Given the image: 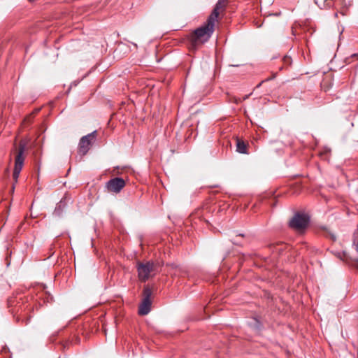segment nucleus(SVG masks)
Listing matches in <instances>:
<instances>
[{"label":"nucleus","instance_id":"obj_11","mask_svg":"<svg viewBox=\"0 0 358 358\" xmlns=\"http://www.w3.org/2000/svg\"><path fill=\"white\" fill-rule=\"evenodd\" d=\"M64 207V203L61 201L57 206V207L55 208V212L54 213L56 215H58L59 216L61 215V213L62 211V208Z\"/></svg>","mask_w":358,"mask_h":358},{"label":"nucleus","instance_id":"obj_12","mask_svg":"<svg viewBox=\"0 0 358 358\" xmlns=\"http://www.w3.org/2000/svg\"><path fill=\"white\" fill-rule=\"evenodd\" d=\"M282 62L285 67L289 66L292 63V59L290 57L285 55L282 58Z\"/></svg>","mask_w":358,"mask_h":358},{"label":"nucleus","instance_id":"obj_10","mask_svg":"<svg viewBox=\"0 0 358 358\" xmlns=\"http://www.w3.org/2000/svg\"><path fill=\"white\" fill-rule=\"evenodd\" d=\"M315 4L321 9L329 8L334 5V0H314Z\"/></svg>","mask_w":358,"mask_h":358},{"label":"nucleus","instance_id":"obj_2","mask_svg":"<svg viewBox=\"0 0 358 358\" xmlns=\"http://www.w3.org/2000/svg\"><path fill=\"white\" fill-rule=\"evenodd\" d=\"M152 288L149 285L143 287L141 301L138 306V314L141 316L148 315L151 310Z\"/></svg>","mask_w":358,"mask_h":358},{"label":"nucleus","instance_id":"obj_1","mask_svg":"<svg viewBox=\"0 0 358 358\" xmlns=\"http://www.w3.org/2000/svg\"><path fill=\"white\" fill-rule=\"evenodd\" d=\"M216 22L217 21L208 17L202 26L195 29L190 34L189 40L194 48H196L209 40L214 32Z\"/></svg>","mask_w":358,"mask_h":358},{"label":"nucleus","instance_id":"obj_4","mask_svg":"<svg viewBox=\"0 0 358 358\" xmlns=\"http://www.w3.org/2000/svg\"><path fill=\"white\" fill-rule=\"evenodd\" d=\"M26 149V145L23 142H20L19 144V147L17 150V153L15 157V166L13 173V179L17 182L18 177L20 176V173L22 169L24 157V152Z\"/></svg>","mask_w":358,"mask_h":358},{"label":"nucleus","instance_id":"obj_3","mask_svg":"<svg viewBox=\"0 0 358 358\" xmlns=\"http://www.w3.org/2000/svg\"><path fill=\"white\" fill-rule=\"evenodd\" d=\"M310 217L308 215L303 213H296L289 220V226L296 231H303L308 226Z\"/></svg>","mask_w":358,"mask_h":358},{"label":"nucleus","instance_id":"obj_5","mask_svg":"<svg viewBox=\"0 0 358 358\" xmlns=\"http://www.w3.org/2000/svg\"><path fill=\"white\" fill-rule=\"evenodd\" d=\"M96 131H94L80 138L78 151L80 155L84 156L87 154L91 145L96 138Z\"/></svg>","mask_w":358,"mask_h":358},{"label":"nucleus","instance_id":"obj_8","mask_svg":"<svg viewBox=\"0 0 358 358\" xmlns=\"http://www.w3.org/2000/svg\"><path fill=\"white\" fill-rule=\"evenodd\" d=\"M227 3L228 0H218L208 17L217 22L220 13L224 10Z\"/></svg>","mask_w":358,"mask_h":358},{"label":"nucleus","instance_id":"obj_13","mask_svg":"<svg viewBox=\"0 0 358 358\" xmlns=\"http://www.w3.org/2000/svg\"><path fill=\"white\" fill-rule=\"evenodd\" d=\"M358 59V54H352L350 57H347L345 59V62L348 64H350L352 62V59Z\"/></svg>","mask_w":358,"mask_h":358},{"label":"nucleus","instance_id":"obj_20","mask_svg":"<svg viewBox=\"0 0 358 358\" xmlns=\"http://www.w3.org/2000/svg\"><path fill=\"white\" fill-rule=\"evenodd\" d=\"M334 16H335V17H337V16H338V13H336H336H334Z\"/></svg>","mask_w":358,"mask_h":358},{"label":"nucleus","instance_id":"obj_7","mask_svg":"<svg viewBox=\"0 0 358 358\" xmlns=\"http://www.w3.org/2000/svg\"><path fill=\"white\" fill-rule=\"evenodd\" d=\"M125 181L122 178H114L106 183V188L108 192L119 193L125 186Z\"/></svg>","mask_w":358,"mask_h":358},{"label":"nucleus","instance_id":"obj_17","mask_svg":"<svg viewBox=\"0 0 358 358\" xmlns=\"http://www.w3.org/2000/svg\"><path fill=\"white\" fill-rule=\"evenodd\" d=\"M30 319H31V316H29V317L26 319L25 323H26V324L29 323V322L30 321Z\"/></svg>","mask_w":358,"mask_h":358},{"label":"nucleus","instance_id":"obj_18","mask_svg":"<svg viewBox=\"0 0 358 358\" xmlns=\"http://www.w3.org/2000/svg\"><path fill=\"white\" fill-rule=\"evenodd\" d=\"M238 236L244 237V234H238V235H237V236H236V237H238Z\"/></svg>","mask_w":358,"mask_h":358},{"label":"nucleus","instance_id":"obj_14","mask_svg":"<svg viewBox=\"0 0 358 358\" xmlns=\"http://www.w3.org/2000/svg\"><path fill=\"white\" fill-rule=\"evenodd\" d=\"M329 236L333 241H335L336 240V237L334 234H329Z\"/></svg>","mask_w":358,"mask_h":358},{"label":"nucleus","instance_id":"obj_9","mask_svg":"<svg viewBox=\"0 0 358 358\" xmlns=\"http://www.w3.org/2000/svg\"><path fill=\"white\" fill-rule=\"evenodd\" d=\"M248 145L245 141L240 138L236 139V151L239 153L247 154L248 153Z\"/></svg>","mask_w":358,"mask_h":358},{"label":"nucleus","instance_id":"obj_19","mask_svg":"<svg viewBox=\"0 0 358 358\" xmlns=\"http://www.w3.org/2000/svg\"><path fill=\"white\" fill-rule=\"evenodd\" d=\"M338 257L339 258L342 259V257H341V253H338Z\"/></svg>","mask_w":358,"mask_h":358},{"label":"nucleus","instance_id":"obj_15","mask_svg":"<svg viewBox=\"0 0 358 358\" xmlns=\"http://www.w3.org/2000/svg\"><path fill=\"white\" fill-rule=\"evenodd\" d=\"M231 241H232L233 244H234V245H241V243H238V242L237 241H236V240H232Z\"/></svg>","mask_w":358,"mask_h":358},{"label":"nucleus","instance_id":"obj_6","mask_svg":"<svg viewBox=\"0 0 358 358\" xmlns=\"http://www.w3.org/2000/svg\"><path fill=\"white\" fill-rule=\"evenodd\" d=\"M154 269V264L151 262L139 263L137 266L138 278L142 282H145L151 276Z\"/></svg>","mask_w":358,"mask_h":358},{"label":"nucleus","instance_id":"obj_16","mask_svg":"<svg viewBox=\"0 0 358 358\" xmlns=\"http://www.w3.org/2000/svg\"><path fill=\"white\" fill-rule=\"evenodd\" d=\"M271 78H267V79H265L264 80H262L258 85H257V87H259L262 83L264 82H266V81H268Z\"/></svg>","mask_w":358,"mask_h":358}]
</instances>
